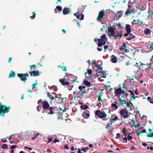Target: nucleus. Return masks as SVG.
I'll return each mask as SVG.
<instances>
[{"label": "nucleus", "instance_id": "f257e3e1", "mask_svg": "<svg viewBox=\"0 0 153 153\" xmlns=\"http://www.w3.org/2000/svg\"><path fill=\"white\" fill-rule=\"evenodd\" d=\"M94 40L97 43L98 42V46L100 47L106 44L107 41V38L105 34H104L101 37L100 39L95 38L94 39Z\"/></svg>", "mask_w": 153, "mask_h": 153}, {"label": "nucleus", "instance_id": "f03ea898", "mask_svg": "<svg viewBox=\"0 0 153 153\" xmlns=\"http://www.w3.org/2000/svg\"><path fill=\"white\" fill-rule=\"evenodd\" d=\"M10 107H7L6 105H2L0 102V116H4L5 113H8L10 110Z\"/></svg>", "mask_w": 153, "mask_h": 153}, {"label": "nucleus", "instance_id": "7ed1b4c3", "mask_svg": "<svg viewBox=\"0 0 153 153\" xmlns=\"http://www.w3.org/2000/svg\"><path fill=\"white\" fill-rule=\"evenodd\" d=\"M119 113L121 117L124 118H128L130 116V115L131 114L130 112H128L126 108L120 110Z\"/></svg>", "mask_w": 153, "mask_h": 153}, {"label": "nucleus", "instance_id": "20e7f679", "mask_svg": "<svg viewBox=\"0 0 153 153\" xmlns=\"http://www.w3.org/2000/svg\"><path fill=\"white\" fill-rule=\"evenodd\" d=\"M108 36L110 37H113L116 38L117 37V36L115 33L114 28L112 27L108 28Z\"/></svg>", "mask_w": 153, "mask_h": 153}, {"label": "nucleus", "instance_id": "39448f33", "mask_svg": "<svg viewBox=\"0 0 153 153\" xmlns=\"http://www.w3.org/2000/svg\"><path fill=\"white\" fill-rule=\"evenodd\" d=\"M17 76L20 78V80L22 81H24V83L25 82V81L27 80V77L29 76V74L27 73L17 74Z\"/></svg>", "mask_w": 153, "mask_h": 153}, {"label": "nucleus", "instance_id": "423d86ee", "mask_svg": "<svg viewBox=\"0 0 153 153\" xmlns=\"http://www.w3.org/2000/svg\"><path fill=\"white\" fill-rule=\"evenodd\" d=\"M39 103H40V105L42 106L43 107V109H47L50 107H49V105L48 102L43 100V101L39 100Z\"/></svg>", "mask_w": 153, "mask_h": 153}, {"label": "nucleus", "instance_id": "0eeeda50", "mask_svg": "<svg viewBox=\"0 0 153 153\" xmlns=\"http://www.w3.org/2000/svg\"><path fill=\"white\" fill-rule=\"evenodd\" d=\"M95 114L100 118H103L106 117L107 114L104 111L101 112L100 110L96 111Z\"/></svg>", "mask_w": 153, "mask_h": 153}, {"label": "nucleus", "instance_id": "6e6552de", "mask_svg": "<svg viewBox=\"0 0 153 153\" xmlns=\"http://www.w3.org/2000/svg\"><path fill=\"white\" fill-rule=\"evenodd\" d=\"M116 95L118 96L119 95H121L122 94L125 93L124 90H122V88H120L116 89L115 91Z\"/></svg>", "mask_w": 153, "mask_h": 153}, {"label": "nucleus", "instance_id": "1a4fd4ad", "mask_svg": "<svg viewBox=\"0 0 153 153\" xmlns=\"http://www.w3.org/2000/svg\"><path fill=\"white\" fill-rule=\"evenodd\" d=\"M47 97L50 99H51V100H56V98H57V97L55 95L54 93H52V94L51 95L50 92H48L47 93Z\"/></svg>", "mask_w": 153, "mask_h": 153}, {"label": "nucleus", "instance_id": "9d476101", "mask_svg": "<svg viewBox=\"0 0 153 153\" xmlns=\"http://www.w3.org/2000/svg\"><path fill=\"white\" fill-rule=\"evenodd\" d=\"M129 108L128 111H130L133 109L134 108V107L133 104L130 101H129V102H127L126 105V107L125 108Z\"/></svg>", "mask_w": 153, "mask_h": 153}, {"label": "nucleus", "instance_id": "9b49d317", "mask_svg": "<svg viewBox=\"0 0 153 153\" xmlns=\"http://www.w3.org/2000/svg\"><path fill=\"white\" fill-rule=\"evenodd\" d=\"M82 116L85 119H88L90 117V112L89 111L86 110L82 113Z\"/></svg>", "mask_w": 153, "mask_h": 153}, {"label": "nucleus", "instance_id": "f8f14e48", "mask_svg": "<svg viewBox=\"0 0 153 153\" xmlns=\"http://www.w3.org/2000/svg\"><path fill=\"white\" fill-rule=\"evenodd\" d=\"M104 16L105 13L104 12V10H101L99 13L97 18V20L99 21H100L101 20V19Z\"/></svg>", "mask_w": 153, "mask_h": 153}, {"label": "nucleus", "instance_id": "ddd939ff", "mask_svg": "<svg viewBox=\"0 0 153 153\" xmlns=\"http://www.w3.org/2000/svg\"><path fill=\"white\" fill-rule=\"evenodd\" d=\"M74 15L76 16L77 18L80 20H82L84 19V15L82 13H76L74 14Z\"/></svg>", "mask_w": 153, "mask_h": 153}, {"label": "nucleus", "instance_id": "4468645a", "mask_svg": "<svg viewBox=\"0 0 153 153\" xmlns=\"http://www.w3.org/2000/svg\"><path fill=\"white\" fill-rule=\"evenodd\" d=\"M96 75L97 76H100L102 78H105L106 77V74L105 73L104 71H102L98 73H97Z\"/></svg>", "mask_w": 153, "mask_h": 153}, {"label": "nucleus", "instance_id": "2eb2a0df", "mask_svg": "<svg viewBox=\"0 0 153 153\" xmlns=\"http://www.w3.org/2000/svg\"><path fill=\"white\" fill-rule=\"evenodd\" d=\"M118 105H120V104L118 103L117 101H115L114 103L111 104V106L113 107L114 109L116 110L118 108Z\"/></svg>", "mask_w": 153, "mask_h": 153}, {"label": "nucleus", "instance_id": "dca6fc26", "mask_svg": "<svg viewBox=\"0 0 153 153\" xmlns=\"http://www.w3.org/2000/svg\"><path fill=\"white\" fill-rule=\"evenodd\" d=\"M48 109H46V113L48 114H53L54 113V112H53V110L54 108L52 107H50Z\"/></svg>", "mask_w": 153, "mask_h": 153}, {"label": "nucleus", "instance_id": "f3484780", "mask_svg": "<svg viewBox=\"0 0 153 153\" xmlns=\"http://www.w3.org/2000/svg\"><path fill=\"white\" fill-rule=\"evenodd\" d=\"M138 130L137 131V135H139V134H140L141 133H146V130L145 129H143L142 127H141L139 128H138Z\"/></svg>", "mask_w": 153, "mask_h": 153}, {"label": "nucleus", "instance_id": "a211bd4d", "mask_svg": "<svg viewBox=\"0 0 153 153\" xmlns=\"http://www.w3.org/2000/svg\"><path fill=\"white\" fill-rule=\"evenodd\" d=\"M92 74L91 70V69L87 70V72L85 74V77L86 78H90L91 76V75Z\"/></svg>", "mask_w": 153, "mask_h": 153}, {"label": "nucleus", "instance_id": "6ab92c4d", "mask_svg": "<svg viewBox=\"0 0 153 153\" xmlns=\"http://www.w3.org/2000/svg\"><path fill=\"white\" fill-rule=\"evenodd\" d=\"M30 74L31 76H36L38 75V71L36 72L34 71H30Z\"/></svg>", "mask_w": 153, "mask_h": 153}, {"label": "nucleus", "instance_id": "aec40b11", "mask_svg": "<svg viewBox=\"0 0 153 153\" xmlns=\"http://www.w3.org/2000/svg\"><path fill=\"white\" fill-rule=\"evenodd\" d=\"M120 104L121 105L123 106L126 107V105L127 103V102H126V99L123 100H120Z\"/></svg>", "mask_w": 153, "mask_h": 153}, {"label": "nucleus", "instance_id": "412c9836", "mask_svg": "<svg viewBox=\"0 0 153 153\" xmlns=\"http://www.w3.org/2000/svg\"><path fill=\"white\" fill-rule=\"evenodd\" d=\"M114 116V115H112L111 116V119L110 120V121H116L117 120H120L118 118V117L116 116H115L114 117H113Z\"/></svg>", "mask_w": 153, "mask_h": 153}, {"label": "nucleus", "instance_id": "4be33fe9", "mask_svg": "<svg viewBox=\"0 0 153 153\" xmlns=\"http://www.w3.org/2000/svg\"><path fill=\"white\" fill-rule=\"evenodd\" d=\"M126 30L127 33H130L131 31V26L127 24L126 27Z\"/></svg>", "mask_w": 153, "mask_h": 153}, {"label": "nucleus", "instance_id": "5701e85b", "mask_svg": "<svg viewBox=\"0 0 153 153\" xmlns=\"http://www.w3.org/2000/svg\"><path fill=\"white\" fill-rule=\"evenodd\" d=\"M70 9L65 8L63 9V13L65 15L68 14L70 12Z\"/></svg>", "mask_w": 153, "mask_h": 153}, {"label": "nucleus", "instance_id": "b1692460", "mask_svg": "<svg viewBox=\"0 0 153 153\" xmlns=\"http://www.w3.org/2000/svg\"><path fill=\"white\" fill-rule=\"evenodd\" d=\"M133 12V10L131 9L128 8L125 12V15H128L129 14Z\"/></svg>", "mask_w": 153, "mask_h": 153}, {"label": "nucleus", "instance_id": "393cba45", "mask_svg": "<svg viewBox=\"0 0 153 153\" xmlns=\"http://www.w3.org/2000/svg\"><path fill=\"white\" fill-rule=\"evenodd\" d=\"M125 93L122 94L121 95H119L118 96L120 100H126L125 97Z\"/></svg>", "mask_w": 153, "mask_h": 153}, {"label": "nucleus", "instance_id": "a878e982", "mask_svg": "<svg viewBox=\"0 0 153 153\" xmlns=\"http://www.w3.org/2000/svg\"><path fill=\"white\" fill-rule=\"evenodd\" d=\"M59 81L63 85H68L69 84V82H65L64 79H60Z\"/></svg>", "mask_w": 153, "mask_h": 153}, {"label": "nucleus", "instance_id": "bb28decb", "mask_svg": "<svg viewBox=\"0 0 153 153\" xmlns=\"http://www.w3.org/2000/svg\"><path fill=\"white\" fill-rule=\"evenodd\" d=\"M62 10V7H61L57 6L54 10V12L55 13H58V11H60Z\"/></svg>", "mask_w": 153, "mask_h": 153}, {"label": "nucleus", "instance_id": "cd10ccee", "mask_svg": "<svg viewBox=\"0 0 153 153\" xmlns=\"http://www.w3.org/2000/svg\"><path fill=\"white\" fill-rule=\"evenodd\" d=\"M83 83L86 85L88 87H90L91 85V83L86 80H85L83 81Z\"/></svg>", "mask_w": 153, "mask_h": 153}, {"label": "nucleus", "instance_id": "c85d7f7f", "mask_svg": "<svg viewBox=\"0 0 153 153\" xmlns=\"http://www.w3.org/2000/svg\"><path fill=\"white\" fill-rule=\"evenodd\" d=\"M15 76V72L13 71H11L10 73L9 74V78L12 77L13 78Z\"/></svg>", "mask_w": 153, "mask_h": 153}, {"label": "nucleus", "instance_id": "c756f323", "mask_svg": "<svg viewBox=\"0 0 153 153\" xmlns=\"http://www.w3.org/2000/svg\"><path fill=\"white\" fill-rule=\"evenodd\" d=\"M112 57L111 59V62L113 63H115L117 62L116 58L114 56H112Z\"/></svg>", "mask_w": 153, "mask_h": 153}, {"label": "nucleus", "instance_id": "7c9ffc66", "mask_svg": "<svg viewBox=\"0 0 153 153\" xmlns=\"http://www.w3.org/2000/svg\"><path fill=\"white\" fill-rule=\"evenodd\" d=\"M151 32V30L147 28L145 30L144 33L145 34L148 35Z\"/></svg>", "mask_w": 153, "mask_h": 153}, {"label": "nucleus", "instance_id": "2f4dec72", "mask_svg": "<svg viewBox=\"0 0 153 153\" xmlns=\"http://www.w3.org/2000/svg\"><path fill=\"white\" fill-rule=\"evenodd\" d=\"M110 123H109L106 125L105 127V128L107 129L111 127L112 125V122L111 121H110Z\"/></svg>", "mask_w": 153, "mask_h": 153}, {"label": "nucleus", "instance_id": "473e14b6", "mask_svg": "<svg viewBox=\"0 0 153 153\" xmlns=\"http://www.w3.org/2000/svg\"><path fill=\"white\" fill-rule=\"evenodd\" d=\"M122 12V11H119L116 13V16H118V18H120L121 16V14Z\"/></svg>", "mask_w": 153, "mask_h": 153}, {"label": "nucleus", "instance_id": "72a5a7b5", "mask_svg": "<svg viewBox=\"0 0 153 153\" xmlns=\"http://www.w3.org/2000/svg\"><path fill=\"white\" fill-rule=\"evenodd\" d=\"M148 13V18L149 19H151L152 17V15L153 13H152V12L150 11L149 10Z\"/></svg>", "mask_w": 153, "mask_h": 153}, {"label": "nucleus", "instance_id": "f704fd0d", "mask_svg": "<svg viewBox=\"0 0 153 153\" xmlns=\"http://www.w3.org/2000/svg\"><path fill=\"white\" fill-rule=\"evenodd\" d=\"M97 68H98L97 70V73H98L99 72L102 71V67H100L98 65V67H97Z\"/></svg>", "mask_w": 153, "mask_h": 153}, {"label": "nucleus", "instance_id": "c9c22d12", "mask_svg": "<svg viewBox=\"0 0 153 153\" xmlns=\"http://www.w3.org/2000/svg\"><path fill=\"white\" fill-rule=\"evenodd\" d=\"M81 108L82 109H85L88 108V106L87 105H82L80 106Z\"/></svg>", "mask_w": 153, "mask_h": 153}, {"label": "nucleus", "instance_id": "e433bc0d", "mask_svg": "<svg viewBox=\"0 0 153 153\" xmlns=\"http://www.w3.org/2000/svg\"><path fill=\"white\" fill-rule=\"evenodd\" d=\"M37 80H36V82L32 85V88L33 89L34 88H35L36 87V86L38 84V83L37 82Z\"/></svg>", "mask_w": 153, "mask_h": 153}, {"label": "nucleus", "instance_id": "4c0bfd02", "mask_svg": "<svg viewBox=\"0 0 153 153\" xmlns=\"http://www.w3.org/2000/svg\"><path fill=\"white\" fill-rule=\"evenodd\" d=\"M58 67L59 68H60L61 67V68L62 69V71H66V67L65 66L62 67L60 65H59L58 66Z\"/></svg>", "mask_w": 153, "mask_h": 153}, {"label": "nucleus", "instance_id": "58836bf2", "mask_svg": "<svg viewBox=\"0 0 153 153\" xmlns=\"http://www.w3.org/2000/svg\"><path fill=\"white\" fill-rule=\"evenodd\" d=\"M85 88V87L84 86H80L79 87V89L80 90L82 91L84 90Z\"/></svg>", "mask_w": 153, "mask_h": 153}, {"label": "nucleus", "instance_id": "ea45409f", "mask_svg": "<svg viewBox=\"0 0 153 153\" xmlns=\"http://www.w3.org/2000/svg\"><path fill=\"white\" fill-rule=\"evenodd\" d=\"M30 68L31 69V71L34 70L35 68V65H32L30 66Z\"/></svg>", "mask_w": 153, "mask_h": 153}, {"label": "nucleus", "instance_id": "a19ab883", "mask_svg": "<svg viewBox=\"0 0 153 153\" xmlns=\"http://www.w3.org/2000/svg\"><path fill=\"white\" fill-rule=\"evenodd\" d=\"M128 92H130L131 94V95L132 97H134V92L132 91L131 90H128Z\"/></svg>", "mask_w": 153, "mask_h": 153}, {"label": "nucleus", "instance_id": "79ce46f5", "mask_svg": "<svg viewBox=\"0 0 153 153\" xmlns=\"http://www.w3.org/2000/svg\"><path fill=\"white\" fill-rule=\"evenodd\" d=\"M8 148V146L6 144H3L2 146V148L4 149H7Z\"/></svg>", "mask_w": 153, "mask_h": 153}, {"label": "nucleus", "instance_id": "37998d69", "mask_svg": "<svg viewBox=\"0 0 153 153\" xmlns=\"http://www.w3.org/2000/svg\"><path fill=\"white\" fill-rule=\"evenodd\" d=\"M136 22H137V23H140V24H143V21L142 20H140L139 19H138L137 20H136Z\"/></svg>", "mask_w": 153, "mask_h": 153}, {"label": "nucleus", "instance_id": "c03bdc74", "mask_svg": "<svg viewBox=\"0 0 153 153\" xmlns=\"http://www.w3.org/2000/svg\"><path fill=\"white\" fill-rule=\"evenodd\" d=\"M89 149V148L88 147L81 149L82 151H83L85 152H86L87 150Z\"/></svg>", "mask_w": 153, "mask_h": 153}, {"label": "nucleus", "instance_id": "a18cd8bd", "mask_svg": "<svg viewBox=\"0 0 153 153\" xmlns=\"http://www.w3.org/2000/svg\"><path fill=\"white\" fill-rule=\"evenodd\" d=\"M36 16V14L34 12H33V15L32 16H30V17L33 19H34L35 17Z\"/></svg>", "mask_w": 153, "mask_h": 153}, {"label": "nucleus", "instance_id": "49530a36", "mask_svg": "<svg viewBox=\"0 0 153 153\" xmlns=\"http://www.w3.org/2000/svg\"><path fill=\"white\" fill-rule=\"evenodd\" d=\"M83 93L84 92L82 91L81 90L77 91V94H80L81 95H83Z\"/></svg>", "mask_w": 153, "mask_h": 153}, {"label": "nucleus", "instance_id": "de8ad7c7", "mask_svg": "<svg viewBox=\"0 0 153 153\" xmlns=\"http://www.w3.org/2000/svg\"><path fill=\"white\" fill-rule=\"evenodd\" d=\"M134 35H132L131 37L126 38V39L128 40H131L132 39H134Z\"/></svg>", "mask_w": 153, "mask_h": 153}, {"label": "nucleus", "instance_id": "09e8293b", "mask_svg": "<svg viewBox=\"0 0 153 153\" xmlns=\"http://www.w3.org/2000/svg\"><path fill=\"white\" fill-rule=\"evenodd\" d=\"M132 139V137L130 135H128L127 136V139L129 140H131Z\"/></svg>", "mask_w": 153, "mask_h": 153}, {"label": "nucleus", "instance_id": "8fccbe9b", "mask_svg": "<svg viewBox=\"0 0 153 153\" xmlns=\"http://www.w3.org/2000/svg\"><path fill=\"white\" fill-rule=\"evenodd\" d=\"M134 67H136L137 68H138V67H139L140 66H139V64L138 63H136V64L134 65ZM140 69V68L139 67V68H137V69Z\"/></svg>", "mask_w": 153, "mask_h": 153}, {"label": "nucleus", "instance_id": "3c124183", "mask_svg": "<svg viewBox=\"0 0 153 153\" xmlns=\"http://www.w3.org/2000/svg\"><path fill=\"white\" fill-rule=\"evenodd\" d=\"M153 136V133H149L147 135V136L149 137H152Z\"/></svg>", "mask_w": 153, "mask_h": 153}, {"label": "nucleus", "instance_id": "603ef678", "mask_svg": "<svg viewBox=\"0 0 153 153\" xmlns=\"http://www.w3.org/2000/svg\"><path fill=\"white\" fill-rule=\"evenodd\" d=\"M92 62L97 67H98V65H97V64L96 61H94V62Z\"/></svg>", "mask_w": 153, "mask_h": 153}, {"label": "nucleus", "instance_id": "864d4df0", "mask_svg": "<svg viewBox=\"0 0 153 153\" xmlns=\"http://www.w3.org/2000/svg\"><path fill=\"white\" fill-rule=\"evenodd\" d=\"M102 95H100V96H98V100L99 101V102L100 101H102V99L101 98V96H102Z\"/></svg>", "mask_w": 153, "mask_h": 153}, {"label": "nucleus", "instance_id": "5fc2aeb1", "mask_svg": "<svg viewBox=\"0 0 153 153\" xmlns=\"http://www.w3.org/2000/svg\"><path fill=\"white\" fill-rule=\"evenodd\" d=\"M130 35V36L131 35V34H130V33H127H127H125L124 35V36H128V35Z\"/></svg>", "mask_w": 153, "mask_h": 153}, {"label": "nucleus", "instance_id": "6e6d98bb", "mask_svg": "<svg viewBox=\"0 0 153 153\" xmlns=\"http://www.w3.org/2000/svg\"><path fill=\"white\" fill-rule=\"evenodd\" d=\"M150 49H151V51H152L153 50V43H152L150 47Z\"/></svg>", "mask_w": 153, "mask_h": 153}, {"label": "nucleus", "instance_id": "4d7b16f0", "mask_svg": "<svg viewBox=\"0 0 153 153\" xmlns=\"http://www.w3.org/2000/svg\"><path fill=\"white\" fill-rule=\"evenodd\" d=\"M147 65L148 67H149L150 69H152L151 67V63L147 64Z\"/></svg>", "mask_w": 153, "mask_h": 153}, {"label": "nucleus", "instance_id": "13d9d810", "mask_svg": "<svg viewBox=\"0 0 153 153\" xmlns=\"http://www.w3.org/2000/svg\"><path fill=\"white\" fill-rule=\"evenodd\" d=\"M16 146H17L16 145H12L11 146L10 148L11 149H13L15 148Z\"/></svg>", "mask_w": 153, "mask_h": 153}, {"label": "nucleus", "instance_id": "bf43d9fd", "mask_svg": "<svg viewBox=\"0 0 153 153\" xmlns=\"http://www.w3.org/2000/svg\"><path fill=\"white\" fill-rule=\"evenodd\" d=\"M135 22H136V20H134L133 21L131 22V25L132 26H134V25L135 23Z\"/></svg>", "mask_w": 153, "mask_h": 153}, {"label": "nucleus", "instance_id": "052dcab7", "mask_svg": "<svg viewBox=\"0 0 153 153\" xmlns=\"http://www.w3.org/2000/svg\"><path fill=\"white\" fill-rule=\"evenodd\" d=\"M123 46L124 47V48L126 49V44L125 43H123Z\"/></svg>", "mask_w": 153, "mask_h": 153}, {"label": "nucleus", "instance_id": "680f3d73", "mask_svg": "<svg viewBox=\"0 0 153 153\" xmlns=\"http://www.w3.org/2000/svg\"><path fill=\"white\" fill-rule=\"evenodd\" d=\"M117 26L118 27H121V28H122V27L121 26V24L120 23H118L117 25Z\"/></svg>", "mask_w": 153, "mask_h": 153}, {"label": "nucleus", "instance_id": "e2e57ef3", "mask_svg": "<svg viewBox=\"0 0 153 153\" xmlns=\"http://www.w3.org/2000/svg\"><path fill=\"white\" fill-rule=\"evenodd\" d=\"M51 136H49V137H48V138L49 139V141H48V143L50 142H51L52 140V138H51L50 137H51Z\"/></svg>", "mask_w": 153, "mask_h": 153}, {"label": "nucleus", "instance_id": "0e129e2a", "mask_svg": "<svg viewBox=\"0 0 153 153\" xmlns=\"http://www.w3.org/2000/svg\"><path fill=\"white\" fill-rule=\"evenodd\" d=\"M25 148L26 149H28L29 150H31L32 149V148H31L27 146H25Z\"/></svg>", "mask_w": 153, "mask_h": 153}, {"label": "nucleus", "instance_id": "69168bd1", "mask_svg": "<svg viewBox=\"0 0 153 153\" xmlns=\"http://www.w3.org/2000/svg\"><path fill=\"white\" fill-rule=\"evenodd\" d=\"M64 148L66 149H69V148L67 145H66L64 146Z\"/></svg>", "mask_w": 153, "mask_h": 153}, {"label": "nucleus", "instance_id": "338daca9", "mask_svg": "<svg viewBox=\"0 0 153 153\" xmlns=\"http://www.w3.org/2000/svg\"><path fill=\"white\" fill-rule=\"evenodd\" d=\"M12 59V57H9V59H8V62L9 63H10V61H11Z\"/></svg>", "mask_w": 153, "mask_h": 153}, {"label": "nucleus", "instance_id": "774afa93", "mask_svg": "<svg viewBox=\"0 0 153 153\" xmlns=\"http://www.w3.org/2000/svg\"><path fill=\"white\" fill-rule=\"evenodd\" d=\"M97 106L100 107L101 106V102H99L98 103Z\"/></svg>", "mask_w": 153, "mask_h": 153}]
</instances>
